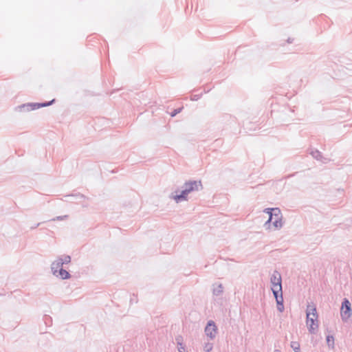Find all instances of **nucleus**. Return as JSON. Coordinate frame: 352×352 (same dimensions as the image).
<instances>
[{"label":"nucleus","instance_id":"f257e3e1","mask_svg":"<svg viewBox=\"0 0 352 352\" xmlns=\"http://www.w3.org/2000/svg\"><path fill=\"white\" fill-rule=\"evenodd\" d=\"M55 99H52L50 101L44 102H29L23 104L18 107L20 111H30L38 109L41 107H45L52 105L55 102Z\"/></svg>","mask_w":352,"mask_h":352},{"label":"nucleus","instance_id":"f03ea898","mask_svg":"<svg viewBox=\"0 0 352 352\" xmlns=\"http://www.w3.org/2000/svg\"><path fill=\"white\" fill-rule=\"evenodd\" d=\"M341 318L344 322L348 320L351 316V302L347 298H344L340 309Z\"/></svg>","mask_w":352,"mask_h":352},{"label":"nucleus","instance_id":"7ed1b4c3","mask_svg":"<svg viewBox=\"0 0 352 352\" xmlns=\"http://www.w3.org/2000/svg\"><path fill=\"white\" fill-rule=\"evenodd\" d=\"M182 186L190 194L193 192H198L203 189V186L200 180H188L186 181Z\"/></svg>","mask_w":352,"mask_h":352},{"label":"nucleus","instance_id":"20e7f679","mask_svg":"<svg viewBox=\"0 0 352 352\" xmlns=\"http://www.w3.org/2000/svg\"><path fill=\"white\" fill-rule=\"evenodd\" d=\"M264 212L269 214V219L264 223V227L267 230L270 228L271 222L273 220L274 216H278V214H280V210L278 208H268L264 210Z\"/></svg>","mask_w":352,"mask_h":352},{"label":"nucleus","instance_id":"39448f33","mask_svg":"<svg viewBox=\"0 0 352 352\" xmlns=\"http://www.w3.org/2000/svg\"><path fill=\"white\" fill-rule=\"evenodd\" d=\"M217 331V327L215 325L214 322L212 320H209L205 328V333L206 336L212 340L216 336Z\"/></svg>","mask_w":352,"mask_h":352},{"label":"nucleus","instance_id":"423d86ee","mask_svg":"<svg viewBox=\"0 0 352 352\" xmlns=\"http://www.w3.org/2000/svg\"><path fill=\"white\" fill-rule=\"evenodd\" d=\"M182 190L179 194L173 195V193H172L169 197L170 199H173L177 204L184 201L188 200V195H189V193L187 192V190H186V189L183 186H182Z\"/></svg>","mask_w":352,"mask_h":352},{"label":"nucleus","instance_id":"0eeeda50","mask_svg":"<svg viewBox=\"0 0 352 352\" xmlns=\"http://www.w3.org/2000/svg\"><path fill=\"white\" fill-rule=\"evenodd\" d=\"M307 324L309 332L311 334H315L318 327L317 319L314 317H307Z\"/></svg>","mask_w":352,"mask_h":352},{"label":"nucleus","instance_id":"6e6552de","mask_svg":"<svg viewBox=\"0 0 352 352\" xmlns=\"http://www.w3.org/2000/svg\"><path fill=\"white\" fill-rule=\"evenodd\" d=\"M270 281L273 285V287H280V290H281V289H282L281 276L277 271H275L274 272V274L272 275Z\"/></svg>","mask_w":352,"mask_h":352},{"label":"nucleus","instance_id":"1a4fd4ad","mask_svg":"<svg viewBox=\"0 0 352 352\" xmlns=\"http://www.w3.org/2000/svg\"><path fill=\"white\" fill-rule=\"evenodd\" d=\"M63 265L62 260L59 258L53 261L51 265V270L53 275H57L58 271L59 269L63 268Z\"/></svg>","mask_w":352,"mask_h":352},{"label":"nucleus","instance_id":"9d476101","mask_svg":"<svg viewBox=\"0 0 352 352\" xmlns=\"http://www.w3.org/2000/svg\"><path fill=\"white\" fill-rule=\"evenodd\" d=\"M306 315L307 317H310L311 316H313V317L316 318V319H318V313L316 307L313 303L311 305L308 304L306 309Z\"/></svg>","mask_w":352,"mask_h":352},{"label":"nucleus","instance_id":"9b49d317","mask_svg":"<svg viewBox=\"0 0 352 352\" xmlns=\"http://www.w3.org/2000/svg\"><path fill=\"white\" fill-rule=\"evenodd\" d=\"M56 277H59L62 280H67L70 278L71 275L70 274L63 268L59 269L58 271L57 275H54Z\"/></svg>","mask_w":352,"mask_h":352},{"label":"nucleus","instance_id":"f8f14e48","mask_svg":"<svg viewBox=\"0 0 352 352\" xmlns=\"http://www.w3.org/2000/svg\"><path fill=\"white\" fill-rule=\"evenodd\" d=\"M275 217H276V220H274V221L272 220L271 223L273 224L274 227L276 229H280L283 227L282 214L280 213V214H278V216H275Z\"/></svg>","mask_w":352,"mask_h":352},{"label":"nucleus","instance_id":"ddd939ff","mask_svg":"<svg viewBox=\"0 0 352 352\" xmlns=\"http://www.w3.org/2000/svg\"><path fill=\"white\" fill-rule=\"evenodd\" d=\"M310 155H311V156L318 161L323 162V160H325V158L323 157L322 153L317 149L312 150L310 152Z\"/></svg>","mask_w":352,"mask_h":352},{"label":"nucleus","instance_id":"4468645a","mask_svg":"<svg viewBox=\"0 0 352 352\" xmlns=\"http://www.w3.org/2000/svg\"><path fill=\"white\" fill-rule=\"evenodd\" d=\"M272 291L273 292L274 296L276 300L280 299L283 296V290H280V287H272Z\"/></svg>","mask_w":352,"mask_h":352},{"label":"nucleus","instance_id":"2eb2a0df","mask_svg":"<svg viewBox=\"0 0 352 352\" xmlns=\"http://www.w3.org/2000/svg\"><path fill=\"white\" fill-rule=\"evenodd\" d=\"M276 305H277V309L280 312H283L284 311V305H283V297H281L280 299L276 300Z\"/></svg>","mask_w":352,"mask_h":352},{"label":"nucleus","instance_id":"dca6fc26","mask_svg":"<svg viewBox=\"0 0 352 352\" xmlns=\"http://www.w3.org/2000/svg\"><path fill=\"white\" fill-rule=\"evenodd\" d=\"M327 340V344L328 346L331 349L334 348V338L333 336L328 335L326 338Z\"/></svg>","mask_w":352,"mask_h":352},{"label":"nucleus","instance_id":"f3484780","mask_svg":"<svg viewBox=\"0 0 352 352\" xmlns=\"http://www.w3.org/2000/svg\"><path fill=\"white\" fill-rule=\"evenodd\" d=\"M213 294L214 296H219L223 293V286L221 284L218 285L216 287L213 289Z\"/></svg>","mask_w":352,"mask_h":352},{"label":"nucleus","instance_id":"a211bd4d","mask_svg":"<svg viewBox=\"0 0 352 352\" xmlns=\"http://www.w3.org/2000/svg\"><path fill=\"white\" fill-rule=\"evenodd\" d=\"M294 352H300V344L298 342L292 341L290 344Z\"/></svg>","mask_w":352,"mask_h":352},{"label":"nucleus","instance_id":"6ab92c4d","mask_svg":"<svg viewBox=\"0 0 352 352\" xmlns=\"http://www.w3.org/2000/svg\"><path fill=\"white\" fill-rule=\"evenodd\" d=\"M62 260L63 265L68 264L71 262V256L69 255H64L63 257H58Z\"/></svg>","mask_w":352,"mask_h":352},{"label":"nucleus","instance_id":"aec40b11","mask_svg":"<svg viewBox=\"0 0 352 352\" xmlns=\"http://www.w3.org/2000/svg\"><path fill=\"white\" fill-rule=\"evenodd\" d=\"M212 344L208 342L205 344L204 349L206 352H210L212 349Z\"/></svg>","mask_w":352,"mask_h":352},{"label":"nucleus","instance_id":"412c9836","mask_svg":"<svg viewBox=\"0 0 352 352\" xmlns=\"http://www.w3.org/2000/svg\"><path fill=\"white\" fill-rule=\"evenodd\" d=\"M175 342L177 346H182V343L183 342V337L180 335L176 336Z\"/></svg>","mask_w":352,"mask_h":352},{"label":"nucleus","instance_id":"4be33fe9","mask_svg":"<svg viewBox=\"0 0 352 352\" xmlns=\"http://www.w3.org/2000/svg\"><path fill=\"white\" fill-rule=\"evenodd\" d=\"M182 107L181 108H177V109H175L171 113H170V116L171 117H175L177 114L179 113L182 110Z\"/></svg>","mask_w":352,"mask_h":352},{"label":"nucleus","instance_id":"5701e85b","mask_svg":"<svg viewBox=\"0 0 352 352\" xmlns=\"http://www.w3.org/2000/svg\"><path fill=\"white\" fill-rule=\"evenodd\" d=\"M68 218V215H63V216H57L56 217L52 219V221H62L64 219H67Z\"/></svg>","mask_w":352,"mask_h":352},{"label":"nucleus","instance_id":"b1692460","mask_svg":"<svg viewBox=\"0 0 352 352\" xmlns=\"http://www.w3.org/2000/svg\"><path fill=\"white\" fill-rule=\"evenodd\" d=\"M202 96V94H194L191 96V100H198Z\"/></svg>","mask_w":352,"mask_h":352},{"label":"nucleus","instance_id":"393cba45","mask_svg":"<svg viewBox=\"0 0 352 352\" xmlns=\"http://www.w3.org/2000/svg\"><path fill=\"white\" fill-rule=\"evenodd\" d=\"M177 348L179 352H184L186 350V346L183 342L182 343V346H177Z\"/></svg>","mask_w":352,"mask_h":352},{"label":"nucleus","instance_id":"a878e982","mask_svg":"<svg viewBox=\"0 0 352 352\" xmlns=\"http://www.w3.org/2000/svg\"><path fill=\"white\" fill-rule=\"evenodd\" d=\"M70 196H71V195H67L66 197H70ZM74 196H75V197H80V198H81V199H85V195H82V194H80V193L76 194V195H75Z\"/></svg>","mask_w":352,"mask_h":352},{"label":"nucleus","instance_id":"bb28decb","mask_svg":"<svg viewBox=\"0 0 352 352\" xmlns=\"http://www.w3.org/2000/svg\"><path fill=\"white\" fill-rule=\"evenodd\" d=\"M41 223H38L36 225H33V226L31 227V229H35L36 228H37Z\"/></svg>","mask_w":352,"mask_h":352},{"label":"nucleus","instance_id":"cd10ccee","mask_svg":"<svg viewBox=\"0 0 352 352\" xmlns=\"http://www.w3.org/2000/svg\"><path fill=\"white\" fill-rule=\"evenodd\" d=\"M287 41L288 43H292L293 42V39L289 38Z\"/></svg>","mask_w":352,"mask_h":352},{"label":"nucleus","instance_id":"c85d7f7f","mask_svg":"<svg viewBox=\"0 0 352 352\" xmlns=\"http://www.w3.org/2000/svg\"><path fill=\"white\" fill-rule=\"evenodd\" d=\"M274 352H281V351H280V350H278V349H275V350L274 351Z\"/></svg>","mask_w":352,"mask_h":352},{"label":"nucleus","instance_id":"c756f323","mask_svg":"<svg viewBox=\"0 0 352 352\" xmlns=\"http://www.w3.org/2000/svg\"><path fill=\"white\" fill-rule=\"evenodd\" d=\"M46 318H49V319H51V317H48V316H45Z\"/></svg>","mask_w":352,"mask_h":352}]
</instances>
